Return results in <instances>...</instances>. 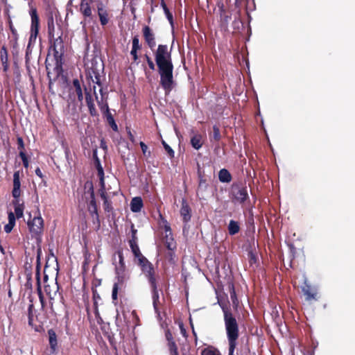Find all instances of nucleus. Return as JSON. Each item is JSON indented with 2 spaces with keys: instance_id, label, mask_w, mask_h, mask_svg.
Masks as SVG:
<instances>
[{
  "instance_id": "obj_1",
  "label": "nucleus",
  "mask_w": 355,
  "mask_h": 355,
  "mask_svg": "<svg viewBox=\"0 0 355 355\" xmlns=\"http://www.w3.org/2000/svg\"><path fill=\"white\" fill-rule=\"evenodd\" d=\"M155 60L157 67V71L160 76L159 84L168 94L174 87L173 64L171 58V53L168 51L166 44H159L155 52Z\"/></svg>"
},
{
  "instance_id": "obj_2",
  "label": "nucleus",
  "mask_w": 355,
  "mask_h": 355,
  "mask_svg": "<svg viewBox=\"0 0 355 355\" xmlns=\"http://www.w3.org/2000/svg\"><path fill=\"white\" fill-rule=\"evenodd\" d=\"M129 245L135 258L137 259V265L141 268V272L150 284L153 306L157 310V304L159 302L157 282L159 275L156 273L153 265L141 254L137 242L134 240H130Z\"/></svg>"
},
{
  "instance_id": "obj_3",
  "label": "nucleus",
  "mask_w": 355,
  "mask_h": 355,
  "mask_svg": "<svg viewBox=\"0 0 355 355\" xmlns=\"http://www.w3.org/2000/svg\"><path fill=\"white\" fill-rule=\"evenodd\" d=\"M226 336L228 341V355H234L239 338V326L231 310L223 308Z\"/></svg>"
},
{
  "instance_id": "obj_4",
  "label": "nucleus",
  "mask_w": 355,
  "mask_h": 355,
  "mask_svg": "<svg viewBox=\"0 0 355 355\" xmlns=\"http://www.w3.org/2000/svg\"><path fill=\"white\" fill-rule=\"evenodd\" d=\"M29 14L31 16V24L30 30V37L28 39V43L26 52V59L28 55V51L31 48V46L35 43L40 30V17L37 14V8L35 7H31L29 11Z\"/></svg>"
},
{
  "instance_id": "obj_5",
  "label": "nucleus",
  "mask_w": 355,
  "mask_h": 355,
  "mask_svg": "<svg viewBox=\"0 0 355 355\" xmlns=\"http://www.w3.org/2000/svg\"><path fill=\"white\" fill-rule=\"evenodd\" d=\"M85 188L88 187L87 193L89 194L90 200L87 202V210L91 215L94 223H96L98 227L100 226V218L98 212V207L95 198V193L92 182H87L85 185Z\"/></svg>"
},
{
  "instance_id": "obj_6",
  "label": "nucleus",
  "mask_w": 355,
  "mask_h": 355,
  "mask_svg": "<svg viewBox=\"0 0 355 355\" xmlns=\"http://www.w3.org/2000/svg\"><path fill=\"white\" fill-rule=\"evenodd\" d=\"M230 196L232 202L241 205L244 204L249 199L248 189L241 184H233Z\"/></svg>"
},
{
  "instance_id": "obj_7",
  "label": "nucleus",
  "mask_w": 355,
  "mask_h": 355,
  "mask_svg": "<svg viewBox=\"0 0 355 355\" xmlns=\"http://www.w3.org/2000/svg\"><path fill=\"white\" fill-rule=\"evenodd\" d=\"M128 279V277L126 275H116V282L114 283L112 291V299L114 304H116L118 297L121 296L124 293L125 282Z\"/></svg>"
},
{
  "instance_id": "obj_8",
  "label": "nucleus",
  "mask_w": 355,
  "mask_h": 355,
  "mask_svg": "<svg viewBox=\"0 0 355 355\" xmlns=\"http://www.w3.org/2000/svg\"><path fill=\"white\" fill-rule=\"evenodd\" d=\"M28 230L33 237H40L44 231V220L39 214L35 216L33 219L28 220L27 223Z\"/></svg>"
},
{
  "instance_id": "obj_9",
  "label": "nucleus",
  "mask_w": 355,
  "mask_h": 355,
  "mask_svg": "<svg viewBox=\"0 0 355 355\" xmlns=\"http://www.w3.org/2000/svg\"><path fill=\"white\" fill-rule=\"evenodd\" d=\"M58 290L59 286L56 282L53 283L52 285L45 284L44 286V291L49 298L51 312L55 315H56L58 313L55 308L54 307V299L57 295Z\"/></svg>"
},
{
  "instance_id": "obj_10",
  "label": "nucleus",
  "mask_w": 355,
  "mask_h": 355,
  "mask_svg": "<svg viewBox=\"0 0 355 355\" xmlns=\"http://www.w3.org/2000/svg\"><path fill=\"white\" fill-rule=\"evenodd\" d=\"M142 34L146 45L153 50L156 46L155 34L153 30L150 26L145 25L142 28Z\"/></svg>"
},
{
  "instance_id": "obj_11",
  "label": "nucleus",
  "mask_w": 355,
  "mask_h": 355,
  "mask_svg": "<svg viewBox=\"0 0 355 355\" xmlns=\"http://www.w3.org/2000/svg\"><path fill=\"white\" fill-rule=\"evenodd\" d=\"M96 6L101 25L105 26L109 23L110 21L109 12L103 2L101 0L96 1Z\"/></svg>"
},
{
  "instance_id": "obj_12",
  "label": "nucleus",
  "mask_w": 355,
  "mask_h": 355,
  "mask_svg": "<svg viewBox=\"0 0 355 355\" xmlns=\"http://www.w3.org/2000/svg\"><path fill=\"white\" fill-rule=\"evenodd\" d=\"M50 49L53 51V55L57 61L61 59L64 54V42L61 36L53 40Z\"/></svg>"
},
{
  "instance_id": "obj_13",
  "label": "nucleus",
  "mask_w": 355,
  "mask_h": 355,
  "mask_svg": "<svg viewBox=\"0 0 355 355\" xmlns=\"http://www.w3.org/2000/svg\"><path fill=\"white\" fill-rule=\"evenodd\" d=\"M34 311L35 307L33 303H31L28 307V325L31 326L35 331L40 332L42 329V323L35 324L34 322Z\"/></svg>"
},
{
  "instance_id": "obj_14",
  "label": "nucleus",
  "mask_w": 355,
  "mask_h": 355,
  "mask_svg": "<svg viewBox=\"0 0 355 355\" xmlns=\"http://www.w3.org/2000/svg\"><path fill=\"white\" fill-rule=\"evenodd\" d=\"M180 215L182 217V220L184 223H187L191 218V209L189 205L187 203L186 199L182 198L181 208H180Z\"/></svg>"
},
{
  "instance_id": "obj_15",
  "label": "nucleus",
  "mask_w": 355,
  "mask_h": 355,
  "mask_svg": "<svg viewBox=\"0 0 355 355\" xmlns=\"http://www.w3.org/2000/svg\"><path fill=\"white\" fill-rule=\"evenodd\" d=\"M21 182L20 173L19 171H15L13 174V189L12 195L14 198H18L21 195Z\"/></svg>"
},
{
  "instance_id": "obj_16",
  "label": "nucleus",
  "mask_w": 355,
  "mask_h": 355,
  "mask_svg": "<svg viewBox=\"0 0 355 355\" xmlns=\"http://www.w3.org/2000/svg\"><path fill=\"white\" fill-rule=\"evenodd\" d=\"M90 1L87 0H81L80 4V12L83 15L85 19H93L92 10L90 6Z\"/></svg>"
},
{
  "instance_id": "obj_17",
  "label": "nucleus",
  "mask_w": 355,
  "mask_h": 355,
  "mask_svg": "<svg viewBox=\"0 0 355 355\" xmlns=\"http://www.w3.org/2000/svg\"><path fill=\"white\" fill-rule=\"evenodd\" d=\"M218 6L220 11V21L223 26H227L231 19L230 12L225 9L223 3H218Z\"/></svg>"
},
{
  "instance_id": "obj_18",
  "label": "nucleus",
  "mask_w": 355,
  "mask_h": 355,
  "mask_svg": "<svg viewBox=\"0 0 355 355\" xmlns=\"http://www.w3.org/2000/svg\"><path fill=\"white\" fill-rule=\"evenodd\" d=\"M116 254L118 255L119 257V266H116L115 268L116 275H126L125 273L126 266L125 264L123 251L121 250H119L116 252Z\"/></svg>"
},
{
  "instance_id": "obj_19",
  "label": "nucleus",
  "mask_w": 355,
  "mask_h": 355,
  "mask_svg": "<svg viewBox=\"0 0 355 355\" xmlns=\"http://www.w3.org/2000/svg\"><path fill=\"white\" fill-rule=\"evenodd\" d=\"M92 157L94 160V164L97 170V175L99 178V180L103 182V178H104V171L103 166H101V161L98 157L96 148L93 150Z\"/></svg>"
},
{
  "instance_id": "obj_20",
  "label": "nucleus",
  "mask_w": 355,
  "mask_h": 355,
  "mask_svg": "<svg viewBox=\"0 0 355 355\" xmlns=\"http://www.w3.org/2000/svg\"><path fill=\"white\" fill-rule=\"evenodd\" d=\"M12 204L14 205L15 209V215H16L17 218H20L24 216V210L25 208L24 202L19 198H14L12 200Z\"/></svg>"
},
{
  "instance_id": "obj_21",
  "label": "nucleus",
  "mask_w": 355,
  "mask_h": 355,
  "mask_svg": "<svg viewBox=\"0 0 355 355\" xmlns=\"http://www.w3.org/2000/svg\"><path fill=\"white\" fill-rule=\"evenodd\" d=\"M198 186L197 189V195L199 196L200 193H202L208 187V184L207 182V180L205 178V175L200 171V169L198 170Z\"/></svg>"
},
{
  "instance_id": "obj_22",
  "label": "nucleus",
  "mask_w": 355,
  "mask_h": 355,
  "mask_svg": "<svg viewBox=\"0 0 355 355\" xmlns=\"http://www.w3.org/2000/svg\"><path fill=\"white\" fill-rule=\"evenodd\" d=\"M163 241L166 248L171 251H173L177 248L176 242L174 240L172 233L165 234L163 238Z\"/></svg>"
},
{
  "instance_id": "obj_23",
  "label": "nucleus",
  "mask_w": 355,
  "mask_h": 355,
  "mask_svg": "<svg viewBox=\"0 0 355 355\" xmlns=\"http://www.w3.org/2000/svg\"><path fill=\"white\" fill-rule=\"evenodd\" d=\"M85 101L87 103V105L88 107L89 112L91 116H98V112L96 109L95 108V105L94 103L93 98L91 96V94L89 92H85Z\"/></svg>"
},
{
  "instance_id": "obj_24",
  "label": "nucleus",
  "mask_w": 355,
  "mask_h": 355,
  "mask_svg": "<svg viewBox=\"0 0 355 355\" xmlns=\"http://www.w3.org/2000/svg\"><path fill=\"white\" fill-rule=\"evenodd\" d=\"M0 59L3 65V71L7 72L9 69L8 54L6 46H3L0 51Z\"/></svg>"
},
{
  "instance_id": "obj_25",
  "label": "nucleus",
  "mask_w": 355,
  "mask_h": 355,
  "mask_svg": "<svg viewBox=\"0 0 355 355\" xmlns=\"http://www.w3.org/2000/svg\"><path fill=\"white\" fill-rule=\"evenodd\" d=\"M49 342L51 351L54 352L58 347L57 335L53 329L48 330Z\"/></svg>"
},
{
  "instance_id": "obj_26",
  "label": "nucleus",
  "mask_w": 355,
  "mask_h": 355,
  "mask_svg": "<svg viewBox=\"0 0 355 355\" xmlns=\"http://www.w3.org/2000/svg\"><path fill=\"white\" fill-rule=\"evenodd\" d=\"M143 206V200L141 197H135L130 202V209L132 212L140 211Z\"/></svg>"
},
{
  "instance_id": "obj_27",
  "label": "nucleus",
  "mask_w": 355,
  "mask_h": 355,
  "mask_svg": "<svg viewBox=\"0 0 355 355\" xmlns=\"http://www.w3.org/2000/svg\"><path fill=\"white\" fill-rule=\"evenodd\" d=\"M302 291L304 295H305L306 300L309 302L313 300H318V293L312 290L310 286H307L306 288H304Z\"/></svg>"
},
{
  "instance_id": "obj_28",
  "label": "nucleus",
  "mask_w": 355,
  "mask_h": 355,
  "mask_svg": "<svg viewBox=\"0 0 355 355\" xmlns=\"http://www.w3.org/2000/svg\"><path fill=\"white\" fill-rule=\"evenodd\" d=\"M218 179L223 183H229L232 181L231 173L226 168H222L218 172Z\"/></svg>"
},
{
  "instance_id": "obj_29",
  "label": "nucleus",
  "mask_w": 355,
  "mask_h": 355,
  "mask_svg": "<svg viewBox=\"0 0 355 355\" xmlns=\"http://www.w3.org/2000/svg\"><path fill=\"white\" fill-rule=\"evenodd\" d=\"M240 225L239 222L231 220L227 226V230L230 235L233 236L238 234L240 231Z\"/></svg>"
},
{
  "instance_id": "obj_30",
  "label": "nucleus",
  "mask_w": 355,
  "mask_h": 355,
  "mask_svg": "<svg viewBox=\"0 0 355 355\" xmlns=\"http://www.w3.org/2000/svg\"><path fill=\"white\" fill-rule=\"evenodd\" d=\"M48 35L49 38L54 37L55 25L53 14L51 13L47 17Z\"/></svg>"
},
{
  "instance_id": "obj_31",
  "label": "nucleus",
  "mask_w": 355,
  "mask_h": 355,
  "mask_svg": "<svg viewBox=\"0 0 355 355\" xmlns=\"http://www.w3.org/2000/svg\"><path fill=\"white\" fill-rule=\"evenodd\" d=\"M202 137L200 134H197L191 138V144L196 150H199L203 144Z\"/></svg>"
},
{
  "instance_id": "obj_32",
  "label": "nucleus",
  "mask_w": 355,
  "mask_h": 355,
  "mask_svg": "<svg viewBox=\"0 0 355 355\" xmlns=\"http://www.w3.org/2000/svg\"><path fill=\"white\" fill-rule=\"evenodd\" d=\"M103 117L105 119L107 124L111 127V128L114 131H118V126L115 122L113 115L110 112V111L106 112L103 114Z\"/></svg>"
},
{
  "instance_id": "obj_33",
  "label": "nucleus",
  "mask_w": 355,
  "mask_h": 355,
  "mask_svg": "<svg viewBox=\"0 0 355 355\" xmlns=\"http://www.w3.org/2000/svg\"><path fill=\"white\" fill-rule=\"evenodd\" d=\"M221 139L220 129L218 125L213 126V132L209 134V139L211 142H218Z\"/></svg>"
},
{
  "instance_id": "obj_34",
  "label": "nucleus",
  "mask_w": 355,
  "mask_h": 355,
  "mask_svg": "<svg viewBox=\"0 0 355 355\" xmlns=\"http://www.w3.org/2000/svg\"><path fill=\"white\" fill-rule=\"evenodd\" d=\"M201 355H221V354L217 348L212 345H209L202 350Z\"/></svg>"
},
{
  "instance_id": "obj_35",
  "label": "nucleus",
  "mask_w": 355,
  "mask_h": 355,
  "mask_svg": "<svg viewBox=\"0 0 355 355\" xmlns=\"http://www.w3.org/2000/svg\"><path fill=\"white\" fill-rule=\"evenodd\" d=\"M95 89H96V87L94 86V93L96 96V99L98 100V96L96 94ZM97 102H98V105L103 115L110 111V108H109L108 103H107V101L103 102V101L102 99L101 101H97Z\"/></svg>"
},
{
  "instance_id": "obj_36",
  "label": "nucleus",
  "mask_w": 355,
  "mask_h": 355,
  "mask_svg": "<svg viewBox=\"0 0 355 355\" xmlns=\"http://www.w3.org/2000/svg\"><path fill=\"white\" fill-rule=\"evenodd\" d=\"M161 6L162 7L164 12L166 15V17L167 19L168 20L171 26H173V14L170 12L169 9L168 8L166 3L164 2V0H161Z\"/></svg>"
},
{
  "instance_id": "obj_37",
  "label": "nucleus",
  "mask_w": 355,
  "mask_h": 355,
  "mask_svg": "<svg viewBox=\"0 0 355 355\" xmlns=\"http://www.w3.org/2000/svg\"><path fill=\"white\" fill-rule=\"evenodd\" d=\"M40 257L37 256V272L36 274V278H37V291L40 300H42V297H44V295L42 291L41 286H40V272H39V268H40Z\"/></svg>"
},
{
  "instance_id": "obj_38",
  "label": "nucleus",
  "mask_w": 355,
  "mask_h": 355,
  "mask_svg": "<svg viewBox=\"0 0 355 355\" xmlns=\"http://www.w3.org/2000/svg\"><path fill=\"white\" fill-rule=\"evenodd\" d=\"M229 288H230V299L232 302V304L234 306L237 307L239 305V300L236 297V293L235 291L234 284H231V286H230Z\"/></svg>"
},
{
  "instance_id": "obj_39",
  "label": "nucleus",
  "mask_w": 355,
  "mask_h": 355,
  "mask_svg": "<svg viewBox=\"0 0 355 355\" xmlns=\"http://www.w3.org/2000/svg\"><path fill=\"white\" fill-rule=\"evenodd\" d=\"M100 185H101V189H99L100 196L102 198V200H103V202H105V200H109V198H108L107 193H106V191H105L106 189H105V186L104 178H103V182L100 181Z\"/></svg>"
},
{
  "instance_id": "obj_40",
  "label": "nucleus",
  "mask_w": 355,
  "mask_h": 355,
  "mask_svg": "<svg viewBox=\"0 0 355 355\" xmlns=\"http://www.w3.org/2000/svg\"><path fill=\"white\" fill-rule=\"evenodd\" d=\"M168 347L171 355H179L178 346L175 342L168 343Z\"/></svg>"
},
{
  "instance_id": "obj_41",
  "label": "nucleus",
  "mask_w": 355,
  "mask_h": 355,
  "mask_svg": "<svg viewBox=\"0 0 355 355\" xmlns=\"http://www.w3.org/2000/svg\"><path fill=\"white\" fill-rule=\"evenodd\" d=\"M141 49V44L139 42V35H135L132 37V49L139 51Z\"/></svg>"
},
{
  "instance_id": "obj_42",
  "label": "nucleus",
  "mask_w": 355,
  "mask_h": 355,
  "mask_svg": "<svg viewBox=\"0 0 355 355\" xmlns=\"http://www.w3.org/2000/svg\"><path fill=\"white\" fill-rule=\"evenodd\" d=\"M139 145L141 148L143 155L146 157H149L150 156V151H148L147 145L143 141H140Z\"/></svg>"
},
{
  "instance_id": "obj_43",
  "label": "nucleus",
  "mask_w": 355,
  "mask_h": 355,
  "mask_svg": "<svg viewBox=\"0 0 355 355\" xmlns=\"http://www.w3.org/2000/svg\"><path fill=\"white\" fill-rule=\"evenodd\" d=\"M19 155L22 160L24 168H28L29 166V162L25 152H19Z\"/></svg>"
},
{
  "instance_id": "obj_44",
  "label": "nucleus",
  "mask_w": 355,
  "mask_h": 355,
  "mask_svg": "<svg viewBox=\"0 0 355 355\" xmlns=\"http://www.w3.org/2000/svg\"><path fill=\"white\" fill-rule=\"evenodd\" d=\"M103 208L105 212L110 213L112 211L113 207L112 205V201L110 200H105V202H103Z\"/></svg>"
},
{
  "instance_id": "obj_45",
  "label": "nucleus",
  "mask_w": 355,
  "mask_h": 355,
  "mask_svg": "<svg viewBox=\"0 0 355 355\" xmlns=\"http://www.w3.org/2000/svg\"><path fill=\"white\" fill-rule=\"evenodd\" d=\"M9 29H10L11 33H12V40L14 41L15 45H17V40H18V38H19V35L17 33V29L15 28V26L10 27Z\"/></svg>"
},
{
  "instance_id": "obj_46",
  "label": "nucleus",
  "mask_w": 355,
  "mask_h": 355,
  "mask_svg": "<svg viewBox=\"0 0 355 355\" xmlns=\"http://www.w3.org/2000/svg\"><path fill=\"white\" fill-rule=\"evenodd\" d=\"M17 148L19 150V152H24L25 151V146L24 142L21 137H18L17 139Z\"/></svg>"
},
{
  "instance_id": "obj_47",
  "label": "nucleus",
  "mask_w": 355,
  "mask_h": 355,
  "mask_svg": "<svg viewBox=\"0 0 355 355\" xmlns=\"http://www.w3.org/2000/svg\"><path fill=\"white\" fill-rule=\"evenodd\" d=\"M144 58L148 63L149 68L151 70L154 71L155 69V65L153 61L152 60L151 58L147 54L144 55Z\"/></svg>"
},
{
  "instance_id": "obj_48",
  "label": "nucleus",
  "mask_w": 355,
  "mask_h": 355,
  "mask_svg": "<svg viewBox=\"0 0 355 355\" xmlns=\"http://www.w3.org/2000/svg\"><path fill=\"white\" fill-rule=\"evenodd\" d=\"M164 148L171 159L174 157V156H175L174 150L171 148V147L168 144H167L165 147H164Z\"/></svg>"
},
{
  "instance_id": "obj_49",
  "label": "nucleus",
  "mask_w": 355,
  "mask_h": 355,
  "mask_svg": "<svg viewBox=\"0 0 355 355\" xmlns=\"http://www.w3.org/2000/svg\"><path fill=\"white\" fill-rule=\"evenodd\" d=\"M8 223L10 225H15V220H16V215L14 214L12 211H10L8 213Z\"/></svg>"
},
{
  "instance_id": "obj_50",
  "label": "nucleus",
  "mask_w": 355,
  "mask_h": 355,
  "mask_svg": "<svg viewBox=\"0 0 355 355\" xmlns=\"http://www.w3.org/2000/svg\"><path fill=\"white\" fill-rule=\"evenodd\" d=\"M75 92H76V94L77 95L78 100L80 102H82L83 100V91H82L81 87L75 89Z\"/></svg>"
},
{
  "instance_id": "obj_51",
  "label": "nucleus",
  "mask_w": 355,
  "mask_h": 355,
  "mask_svg": "<svg viewBox=\"0 0 355 355\" xmlns=\"http://www.w3.org/2000/svg\"><path fill=\"white\" fill-rule=\"evenodd\" d=\"M94 79H92V82L98 86L101 85V76L98 73L94 71Z\"/></svg>"
},
{
  "instance_id": "obj_52",
  "label": "nucleus",
  "mask_w": 355,
  "mask_h": 355,
  "mask_svg": "<svg viewBox=\"0 0 355 355\" xmlns=\"http://www.w3.org/2000/svg\"><path fill=\"white\" fill-rule=\"evenodd\" d=\"M166 338L168 341V343H171V342H175L173 339V335L169 330H167L165 334Z\"/></svg>"
},
{
  "instance_id": "obj_53",
  "label": "nucleus",
  "mask_w": 355,
  "mask_h": 355,
  "mask_svg": "<svg viewBox=\"0 0 355 355\" xmlns=\"http://www.w3.org/2000/svg\"><path fill=\"white\" fill-rule=\"evenodd\" d=\"M137 50L132 49L130 51V55L132 57V59L134 62H137L138 60V54H137Z\"/></svg>"
},
{
  "instance_id": "obj_54",
  "label": "nucleus",
  "mask_w": 355,
  "mask_h": 355,
  "mask_svg": "<svg viewBox=\"0 0 355 355\" xmlns=\"http://www.w3.org/2000/svg\"><path fill=\"white\" fill-rule=\"evenodd\" d=\"M249 0H235V5L236 7L242 6L243 2H245V5L247 6Z\"/></svg>"
},
{
  "instance_id": "obj_55",
  "label": "nucleus",
  "mask_w": 355,
  "mask_h": 355,
  "mask_svg": "<svg viewBox=\"0 0 355 355\" xmlns=\"http://www.w3.org/2000/svg\"><path fill=\"white\" fill-rule=\"evenodd\" d=\"M165 223H166V224L164 225V227L165 234H168V233H172L171 228L169 224L167 223L166 220L165 221Z\"/></svg>"
},
{
  "instance_id": "obj_56",
  "label": "nucleus",
  "mask_w": 355,
  "mask_h": 355,
  "mask_svg": "<svg viewBox=\"0 0 355 355\" xmlns=\"http://www.w3.org/2000/svg\"><path fill=\"white\" fill-rule=\"evenodd\" d=\"M180 332L182 334V336L184 337L187 338V331L184 329V324L182 323L180 324Z\"/></svg>"
},
{
  "instance_id": "obj_57",
  "label": "nucleus",
  "mask_w": 355,
  "mask_h": 355,
  "mask_svg": "<svg viewBox=\"0 0 355 355\" xmlns=\"http://www.w3.org/2000/svg\"><path fill=\"white\" fill-rule=\"evenodd\" d=\"M131 232H132V238L130 240H134V241H137V236H136V234H137V230L134 229V227L133 225L132 226V230H131Z\"/></svg>"
},
{
  "instance_id": "obj_58",
  "label": "nucleus",
  "mask_w": 355,
  "mask_h": 355,
  "mask_svg": "<svg viewBox=\"0 0 355 355\" xmlns=\"http://www.w3.org/2000/svg\"><path fill=\"white\" fill-rule=\"evenodd\" d=\"M15 225H10V223H8L7 225H5L4 227V230L7 233H9L11 232V230H12L13 227Z\"/></svg>"
},
{
  "instance_id": "obj_59",
  "label": "nucleus",
  "mask_w": 355,
  "mask_h": 355,
  "mask_svg": "<svg viewBox=\"0 0 355 355\" xmlns=\"http://www.w3.org/2000/svg\"><path fill=\"white\" fill-rule=\"evenodd\" d=\"M73 85L75 89L81 87L80 83L79 80L77 79V78L73 80Z\"/></svg>"
},
{
  "instance_id": "obj_60",
  "label": "nucleus",
  "mask_w": 355,
  "mask_h": 355,
  "mask_svg": "<svg viewBox=\"0 0 355 355\" xmlns=\"http://www.w3.org/2000/svg\"><path fill=\"white\" fill-rule=\"evenodd\" d=\"M4 15L6 18H8V16H10V6H6L3 10Z\"/></svg>"
},
{
  "instance_id": "obj_61",
  "label": "nucleus",
  "mask_w": 355,
  "mask_h": 355,
  "mask_svg": "<svg viewBox=\"0 0 355 355\" xmlns=\"http://www.w3.org/2000/svg\"><path fill=\"white\" fill-rule=\"evenodd\" d=\"M92 293H93V300H94L97 301V300H101V297L96 290H93Z\"/></svg>"
},
{
  "instance_id": "obj_62",
  "label": "nucleus",
  "mask_w": 355,
  "mask_h": 355,
  "mask_svg": "<svg viewBox=\"0 0 355 355\" xmlns=\"http://www.w3.org/2000/svg\"><path fill=\"white\" fill-rule=\"evenodd\" d=\"M128 138L132 142V143H135V137L134 135H132V132L130 130H128Z\"/></svg>"
},
{
  "instance_id": "obj_63",
  "label": "nucleus",
  "mask_w": 355,
  "mask_h": 355,
  "mask_svg": "<svg viewBox=\"0 0 355 355\" xmlns=\"http://www.w3.org/2000/svg\"><path fill=\"white\" fill-rule=\"evenodd\" d=\"M35 174L40 177L41 179H43L44 178V175L40 170V168L39 167H37L36 169H35Z\"/></svg>"
},
{
  "instance_id": "obj_64",
  "label": "nucleus",
  "mask_w": 355,
  "mask_h": 355,
  "mask_svg": "<svg viewBox=\"0 0 355 355\" xmlns=\"http://www.w3.org/2000/svg\"><path fill=\"white\" fill-rule=\"evenodd\" d=\"M248 255H249V257L250 258V262L251 264L256 261V257H255V255L252 252H250L248 254Z\"/></svg>"
}]
</instances>
